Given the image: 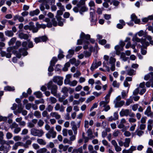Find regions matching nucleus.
Instances as JSON below:
<instances>
[{
  "instance_id": "1",
  "label": "nucleus",
  "mask_w": 153,
  "mask_h": 153,
  "mask_svg": "<svg viewBox=\"0 0 153 153\" xmlns=\"http://www.w3.org/2000/svg\"><path fill=\"white\" fill-rule=\"evenodd\" d=\"M48 16L50 18L52 19L51 21L50 19L48 18H46L45 19V21L47 22V27H51L52 25L56 27L57 25V22L56 21L55 19L53 18L54 15L51 12H49L47 14Z\"/></svg>"
},
{
  "instance_id": "2",
  "label": "nucleus",
  "mask_w": 153,
  "mask_h": 153,
  "mask_svg": "<svg viewBox=\"0 0 153 153\" xmlns=\"http://www.w3.org/2000/svg\"><path fill=\"white\" fill-rule=\"evenodd\" d=\"M147 33L146 32V35L145 36V38L144 39H140L136 36H135L133 37L132 40L134 42L136 41L137 42H140L143 46H144L145 45H147L148 43L146 42V38L149 41L151 40L152 39V38L151 36L147 35Z\"/></svg>"
},
{
  "instance_id": "3",
  "label": "nucleus",
  "mask_w": 153,
  "mask_h": 153,
  "mask_svg": "<svg viewBox=\"0 0 153 153\" xmlns=\"http://www.w3.org/2000/svg\"><path fill=\"white\" fill-rule=\"evenodd\" d=\"M47 88L48 90H51V93L54 96H56L57 86L54 85L52 81L49 82L47 84Z\"/></svg>"
},
{
  "instance_id": "4",
  "label": "nucleus",
  "mask_w": 153,
  "mask_h": 153,
  "mask_svg": "<svg viewBox=\"0 0 153 153\" xmlns=\"http://www.w3.org/2000/svg\"><path fill=\"white\" fill-rule=\"evenodd\" d=\"M30 133L33 136L40 137L43 136L44 132L41 129H39L32 128L30 130Z\"/></svg>"
},
{
  "instance_id": "5",
  "label": "nucleus",
  "mask_w": 153,
  "mask_h": 153,
  "mask_svg": "<svg viewBox=\"0 0 153 153\" xmlns=\"http://www.w3.org/2000/svg\"><path fill=\"white\" fill-rule=\"evenodd\" d=\"M38 2L41 3L39 8L41 11H44L45 8L47 10L50 9V6L48 4L47 0H39Z\"/></svg>"
},
{
  "instance_id": "6",
  "label": "nucleus",
  "mask_w": 153,
  "mask_h": 153,
  "mask_svg": "<svg viewBox=\"0 0 153 153\" xmlns=\"http://www.w3.org/2000/svg\"><path fill=\"white\" fill-rule=\"evenodd\" d=\"M95 14L94 12H90V17L89 19L90 22V25L91 26L97 25V19L95 17Z\"/></svg>"
},
{
  "instance_id": "7",
  "label": "nucleus",
  "mask_w": 153,
  "mask_h": 153,
  "mask_svg": "<svg viewBox=\"0 0 153 153\" xmlns=\"http://www.w3.org/2000/svg\"><path fill=\"white\" fill-rule=\"evenodd\" d=\"M49 39L48 37L45 35L36 37L34 39V41L36 44L42 42H46Z\"/></svg>"
},
{
  "instance_id": "8",
  "label": "nucleus",
  "mask_w": 153,
  "mask_h": 153,
  "mask_svg": "<svg viewBox=\"0 0 153 153\" xmlns=\"http://www.w3.org/2000/svg\"><path fill=\"white\" fill-rule=\"evenodd\" d=\"M116 61V59L115 58L112 57H111L109 59V60L108 62L107 65H108L109 64L111 65V67L110 68V69L112 71H114L115 69V63Z\"/></svg>"
},
{
  "instance_id": "9",
  "label": "nucleus",
  "mask_w": 153,
  "mask_h": 153,
  "mask_svg": "<svg viewBox=\"0 0 153 153\" xmlns=\"http://www.w3.org/2000/svg\"><path fill=\"white\" fill-rule=\"evenodd\" d=\"M80 38L82 40H83L85 43L88 45V44L89 42L88 40L90 38V35L85 34L83 32H82L80 35Z\"/></svg>"
},
{
  "instance_id": "10",
  "label": "nucleus",
  "mask_w": 153,
  "mask_h": 153,
  "mask_svg": "<svg viewBox=\"0 0 153 153\" xmlns=\"http://www.w3.org/2000/svg\"><path fill=\"white\" fill-rule=\"evenodd\" d=\"M63 78L59 76H54L53 79V81L55 83H57L59 85H61L63 84Z\"/></svg>"
},
{
  "instance_id": "11",
  "label": "nucleus",
  "mask_w": 153,
  "mask_h": 153,
  "mask_svg": "<svg viewBox=\"0 0 153 153\" xmlns=\"http://www.w3.org/2000/svg\"><path fill=\"white\" fill-rule=\"evenodd\" d=\"M10 146L9 145H2L0 146V151H3V153H7L10 148Z\"/></svg>"
},
{
  "instance_id": "12",
  "label": "nucleus",
  "mask_w": 153,
  "mask_h": 153,
  "mask_svg": "<svg viewBox=\"0 0 153 153\" xmlns=\"http://www.w3.org/2000/svg\"><path fill=\"white\" fill-rule=\"evenodd\" d=\"M144 114L148 117H153V112H152L151 111V108L150 106L147 107L144 112Z\"/></svg>"
},
{
  "instance_id": "13",
  "label": "nucleus",
  "mask_w": 153,
  "mask_h": 153,
  "mask_svg": "<svg viewBox=\"0 0 153 153\" xmlns=\"http://www.w3.org/2000/svg\"><path fill=\"white\" fill-rule=\"evenodd\" d=\"M65 108V107L63 105H60L59 103H56L54 107V109L56 111H59L61 112L64 111Z\"/></svg>"
},
{
  "instance_id": "14",
  "label": "nucleus",
  "mask_w": 153,
  "mask_h": 153,
  "mask_svg": "<svg viewBox=\"0 0 153 153\" xmlns=\"http://www.w3.org/2000/svg\"><path fill=\"white\" fill-rule=\"evenodd\" d=\"M130 112V110L128 109H122L120 111V114L121 117L127 116H129Z\"/></svg>"
},
{
  "instance_id": "15",
  "label": "nucleus",
  "mask_w": 153,
  "mask_h": 153,
  "mask_svg": "<svg viewBox=\"0 0 153 153\" xmlns=\"http://www.w3.org/2000/svg\"><path fill=\"white\" fill-rule=\"evenodd\" d=\"M29 27V30H32L33 33H35L37 32V30L36 27H35L34 25V23L33 22H30L28 25Z\"/></svg>"
},
{
  "instance_id": "16",
  "label": "nucleus",
  "mask_w": 153,
  "mask_h": 153,
  "mask_svg": "<svg viewBox=\"0 0 153 153\" xmlns=\"http://www.w3.org/2000/svg\"><path fill=\"white\" fill-rule=\"evenodd\" d=\"M126 74L128 76H133L136 74V71L134 69L130 68L126 71Z\"/></svg>"
},
{
  "instance_id": "17",
  "label": "nucleus",
  "mask_w": 153,
  "mask_h": 153,
  "mask_svg": "<svg viewBox=\"0 0 153 153\" xmlns=\"http://www.w3.org/2000/svg\"><path fill=\"white\" fill-rule=\"evenodd\" d=\"M58 100L60 102L62 103L63 105H65L68 103V99H65V97L64 96L59 97Z\"/></svg>"
},
{
  "instance_id": "18",
  "label": "nucleus",
  "mask_w": 153,
  "mask_h": 153,
  "mask_svg": "<svg viewBox=\"0 0 153 153\" xmlns=\"http://www.w3.org/2000/svg\"><path fill=\"white\" fill-rule=\"evenodd\" d=\"M0 54L1 57L5 56L6 58H11V53H10L6 52L5 51H0Z\"/></svg>"
},
{
  "instance_id": "19",
  "label": "nucleus",
  "mask_w": 153,
  "mask_h": 153,
  "mask_svg": "<svg viewBox=\"0 0 153 153\" xmlns=\"http://www.w3.org/2000/svg\"><path fill=\"white\" fill-rule=\"evenodd\" d=\"M18 112L19 113H22V114L24 116L26 115L27 114V111L26 110H23V108L22 106V104H19L18 105Z\"/></svg>"
},
{
  "instance_id": "20",
  "label": "nucleus",
  "mask_w": 153,
  "mask_h": 153,
  "mask_svg": "<svg viewBox=\"0 0 153 153\" xmlns=\"http://www.w3.org/2000/svg\"><path fill=\"white\" fill-rule=\"evenodd\" d=\"M131 20L134 21L136 24H139L140 22V19H137V17L134 14H132L131 16Z\"/></svg>"
},
{
  "instance_id": "21",
  "label": "nucleus",
  "mask_w": 153,
  "mask_h": 153,
  "mask_svg": "<svg viewBox=\"0 0 153 153\" xmlns=\"http://www.w3.org/2000/svg\"><path fill=\"white\" fill-rule=\"evenodd\" d=\"M114 102L116 107H121L125 103V102L123 101H118L116 100H114Z\"/></svg>"
},
{
  "instance_id": "22",
  "label": "nucleus",
  "mask_w": 153,
  "mask_h": 153,
  "mask_svg": "<svg viewBox=\"0 0 153 153\" xmlns=\"http://www.w3.org/2000/svg\"><path fill=\"white\" fill-rule=\"evenodd\" d=\"M119 23L117 25V27L118 29H122L125 25V22L123 20L121 19L119 20Z\"/></svg>"
},
{
  "instance_id": "23",
  "label": "nucleus",
  "mask_w": 153,
  "mask_h": 153,
  "mask_svg": "<svg viewBox=\"0 0 153 153\" xmlns=\"http://www.w3.org/2000/svg\"><path fill=\"white\" fill-rule=\"evenodd\" d=\"M19 38L21 39H27L29 37L28 35L27 34L21 32L19 34Z\"/></svg>"
},
{
  "instance_id": "24",
  "label": "nucleus",
  "mask_w": 153,
  "mask_h": 153,
  "mask_svg": "<svg viewBox=\"0 0 153 153\" xmlns=\"http://www.w3.org/2000/svg\"><path fill=\"white\" fill-rule=\"evenodd\" d=\"M50 115L52 117H55L56 119H59L61 118L60 115L56 112H52Z\"/></svg>"
},
{
  "instance_id": "25",
  "label": "nucleus",
  "mask_w": 153,
  "mask_h": 153,
  "mask_svg": "<svg viewBox=\"0 0 153 153\" xmlns=\"http://www.w3.org/2000/svg\"><path fill=\"white\" fill-rule=\"evenodd\" d=\"M126 121L124 118H122L120 120V124L118 125V127L119 128H122L125 127L124 124L126 123Z\"/></svg>"
},
{
  "instance_id": "26",
  "label": "nucleus",
  "mask_w": 153,
  "mask_h": 153,
  "mask_svg": "<svg viewBox=\"0 0 153 153\" xmlns=\"http://www.w3.org/2000/svg\"><path fill=\"white\" fill-rule=\"evenodd\" d=\"M48 132L51 135L52 138H54L56 137V133L54 131V127H51V129L49 130V131H48Z\"/></svg>"
},
{
  "instance_id": "27",
  "label": "nucleus",
  "mask_w": 153,
  "mask_h": 153,
  "mask_svg": "<svg viewBox=\"0 0 153 153\" xmlns=\"http://www.w3.org/2000/svg\"><path fill=\"white\" fill-rule=\"evenodd\" d=\"M13 20L14 21H16L18 19L19 22H22L24 21V18L22 16H20L19 15H16L13 17Z\"/></svg>"
},
{
  "instance_id": "28",
  "label": "nucleus",
  "mask_w": 153,
  "mask_h": 153,
  "mask_svg": "<svg viewBox=\"0 0 153 153\" xmlns=\"http://www.w3.org/2000/svg\"><path fill=\"white\" fill-rule=\"evenodd\" d=\"M40 11L38 9H36L35 10L30 12L29 14L31 16H32L35 15H38Z\"/></svg>"
},
{
  "instance_id": "29",
  "label": "nucleus",
  "mask_w": 153,
  "mask_h": 153,
  "mask_svg": "<svg viewBox=\"0 0 153 153\" xmlns=\"http://www.w3.org/2000/svg\"><path fill=\"white\" fill-rule=\"evenodd\" d=\"M21 143L22 142H18L15 143L13 146L12 149L14 150H16L19 146H21Z\"/></svg>"
},
{
  "instance_id": "30",
  "label": "nucleus",
  "mask_w": 153,
  "mask_h": 153,
  "mask_svg": "<svg viewBox=\"0 0 153 153\" xmlns=\"http://www.w3.org/2000/svg\"><path fill=\"white\" fill-rule=\"evenodd\" d=\"M68 145L64 146L62 144H60L59 145V148L60 149L65 152L68 149Z\"/></svg>"
},
{
  "instance_id": "31",
  "label": "nucleus",
  "mask_w": 153,
  "mask_h": 153,
  "mask_svg": "<svg viewBox=\"0 0 153 153\" xmlns=\"http://www.w3.org/2000/svg\"><path fill=\"white\" fill-rule=\"evenodd\" d=\"M130 142V139L129 138H126L125 139V141L124 143V146L126 147H128L129 146Z\"/></svg>"
},
{
  "instance_id": "32",
  "label": "nucleus",
  "mask_w": 153,
  "mask_h": 153,
  "mask_svg": "<svg viewBox=\"0 0 153 153\" xmlns=\"http://www.w3.org/2000/svg\"><path fill=\"white\" fill-rule=\"evenodd\" d=\"M37 142L41 145H45L46 144L45 141L42 139H38L37 140Z\"/></svg>"
},
{
  "instance_id": "33",
  "label": "nucleus",
  "mask_w": 153,
  "mask_h": 153,
  "mask_svg": "<svg viewBox=\"0 0 153 153\" xmlns=\"http://www.w3.org/2000/svg\"><path fill=\"white\" fill-rule=\"evenodd\" d=\"M120 58L124 61H127L129 58V57L126 56V54L123 52H122L120 53Z\"/></svg>"
},
{
  "instance_id": "34",
  "label": "nucleus",
  "mask_w": 153,
  "mask_h": 153,
  "mask_svg": "<svg viewBox=\"0 0 153 153\" xmlns=\"http://www.w3.org/2000/svg\"><path fill=\"white\" fill-rule=\"evenodd\" d=\"M85 4V2L83 0H80L79 2H78L77 4V6L79 8L80 7L84 5Z\"/></svg>"
},
{
  "instance_id": "35",
  "label": "nucleus",
  "mask_w": 153,
  "mask_h": 153,
  "mask_svg": "<svg viewBox=\"0 0 153 153\" xmlns=\"http://www.w3.org/2000/svg\"><path fill=\"white\" fill-rule=\"evenodd\" d=\"M4 33L5 35L8 37H12L14 35L13 33L11 30H7Z\"/></svg>"
},
{
  "instance_id": "36",
  "label": "nucleus",
  "mask_w": 153,
  "mask_h": 153,
  "mask_svg": "<svg viewBox=\"0 0 153 153\" xmlns=\"http://www.w3.org/2000/svg\"><path fill=\"white\" fill-rule=\"evenodd\" d=\"M80 9L79 10V12L81 14H82V12L87 11L88 10V8L84 5L80 7Z\"/></svg>"
},
{
  "instance_id": "37",
  "label": "nucleus",
  "mask_w": 153,
  "mask_h": 153,
  "mask_svg": "<svg viewBox=\"0 0 153 153\" xmlns=\"http://www.w3.org/2000/svg\"><path fill=\"white\" fill-rule=\"evenodd\" d=\"M88 149L90 153H93L97 152L96 151L94 150L93 147V146L91 145H88Z\"/></svg>"
},
{
  "instance_id": "38",
  "label": "nucleus",
  "mask_w": 153,
  "mask_h": 153,
  "mask_svg": "<svg viewBox=\"0 0 153 153\" xmlns=\"http://www.w3.org/2000/svg\"><path fill=\"white\" fill-rule=\"evenodd\" d=\"M34 115L37 118H40L41 116V112L38 111H36L34 112Z\"/></svg>"
},
{
  "instance_id": "39",
  "label": "nucleus",
  "mask_w": 153,
  "mask_h": 153,
  "mask_svg": "<svg viewBox=\"0 0 153 153\" xmlns=\"http://www.w3.org/2000/svg\"><path fill=\"white\" fill-rule=\"evenodd\" d=\"M34 94L35 95L36 97L38 98H41L42 97V94L39 91L34 92Z\"/></svg>"
},
{
  "instance_id": "40",
  "label": "nucleus",
  "mask_w": 153,
  "mask_h": 153,
  "mask_svg": "<svg viewBox=\"0 0 153 153\" xmlns=\"http://www.w3.org/2000/svg\"><path fill=\"white\" fill-rule=\"evenodd\" d=\"M4 90L6 91H12L15 90V88L14 87L7 86L4 87Z\"/></svg>"
},
{
  "instance_id": "41",
  "label": "nucleus",
  "mask_w": 153,
  "mask_h": 153,
  "mask_svg": "<svg viewBox=\"0 0 153 153\" xmlns=\"http://www.w3.org/2000/svg\"><path fill=\"white\" fill-rule=\"evenodd\" d=\"M47 149L45 148L40 149L36 151L37 153H45L47 152Z\"/></svg>"
},
{
  "instance_id": "42",
  "label": "nucleus",
  "mask_w": 153,
  "mask_h": 153,
  "mask_svg": "<svg viewBox=\"0 0 153 153\" xmlns=\"http://www.w3.org/2000/svg\"><path fill=\"white\" fill-rule=\"evenodd\" d=\"M74 51L73 50H69L68 51L69 54L66 56L67 58H70L71 57V55L74 53Z\"/></svg>"
},
{
  "instance_id": "43",
  "label": "nucleus",
  "mask_w": 153,
  "mask_h": 153,
  "mask_svg": "<svg viewBox=\"0 0 153 153\" xmlns=\"http://www.w3.org/2000/svg\"><path fill=\"white\" fill-rule=\"evenodd\" d=\"M111 94V92H109L107 94L105 97V100L104 101L106 103H109L110 100V97Z\"/></svg>"
},
{
  "instance_id": "44",
  "label": "nucleus",
  "mask_w": 153,
  "mask_h": 153,
  "mask_svg": "<svg viewBox=\"0 0 153 153\" xmlns=\"http://www.w3.org/2000/svg\"><path fill=\"white\" fill-rule=\"evenodd\" d=\"M108 103H106V102L103 101H101L100 103V105L102 108H105L106 105H108Z\"/></svg>"
},
{
  "instance_id": "45",
  "label": "nucleus",
  "mask_w": 153,
  "mask_h": 153,
  "mask_svg": "<svg viewBox=\"0 0 153 153\" xmlns=\"http://www.w3.org/2000/svg\"><path fill=\"white\" fill-rule=\"evenodd\" d=\"M56 5L61 10L64 11L65 9L63 5H62L61 2H59L56 3Z\"/></svg>"
},
{
  "instance_id": "46",
  "label": "nucleus",
  "mask_w": 153,
  "mask_h": 153,
  "mask_svg": "<svg viewBox=\"0 0 153 153\" xmlns=\"http://www.w3.org/2000/svg\"><path fill=\"white\" fill-rule=\"evenodd\" d=\"M57 59L56 57H53L51 61L50 64H51V65L53 66H54L56 62L57 61Z\"/></svg>"
},
{
  "instance_id": "47",
  "label": "nucleus",
  "mask_w": 153,
  "mask_h": 153,
  "mask_svg": "<svg viewBox=\"0 0 153 153\" xmlns=\"http://www.w3.org/2000/svg\"><path fill=\"white\" fill-rule=\"evenodd\" d=\"M98 66L97 65V63H93L90 69L92 71H93L96 68H97Z\"/></svg>"
},
{
  "instance_id": "48",
  "label": "nucleus",
  "mask_w": 153,
  "mask_h": 153,
  "mask_svg": "<svg viewBox=\"0 0 153 153\" xmlns=\"http://www.w3.org/2000/svg\"><path fill=\"white\" fill-rule=\"evenodd\" d=\"M63 51L61 49H60L59 53L58 55V57L59 59H60L64 57V56L63 55Z\"/></svg>"
},
{
  "instance_id": "49",
  "label": "nucleus",
  "mask_w": 153,
  "mask_h": 153,
  "mask_svg": "<svg viewBox=\"0 0 153 153\" xmlns=\"http://www.w3.org/2000/svg\"><path fill=\"white\" fill-rule=\"evenodd\" d=\"M136 150V147L135 146H132L128 150V153H132L133 152Z\"/></svg>"
},
{
  "instance_id": "50",
  "label": "nucleus",
  "mask_w": 153,
  "mask_h": 153,
  "mask_svg": "<svg viewBox=\"0 0 153 153\" xmlns=\"http://www.w3.org/2000/svg\"><path fill=\"white\" fill-rule=\"evenodd\" d=\"M72 129L74 131V134L75 135H76L77 134V128L76 125H73Z\"/></svg>"
},
{
  "instance_id": "51",
  "label": "nucleus",
  "mask_w": 153,
  "mask_h": 153,
  "mask_svg": "<svg viewBox=\"0 0 153 153\" xmlns=\"http://www.w3.org/2000/svg\"><path fill=\"white\" fill-rule=\"evenodd\" d=\"M16 40V38H15V37L12 38L8 43L9 45H13L15 42Z\"/></svg>"
},
{
  "instance_id": "52",
  "label": "nucleus",
  "mask_w": 153,
  "mask_h": 153,
  "mask_svg": "<svg viewBox=\"0 0 153 153\" xmlns=\"http://www.w3.org/2000/svg\"><path fill=\"white\" fill-rule=\"evenodd\" d=\"M112 85L114 87L119 88L120 84L119 83L117 82L116 80L114 81L112 83Z\"/></svg>"
},
{
  "instance_id": "53",
  "label": "nucleus",
  "mask_w": 153,
  "mask_h": 153,
  "mask_svg": "<svg viewBox=\"0 0 153 153\" xmlns=\"http://www.w3.org/2000/svg\"><path fill=\"white\" fill-rule=\"evenodd\" d=\"M53 109V106L51 105H48L47 107L46 108V110L48 111V112L51 111Z\"/></svg>"
},
{
  "instance_id": "54",
  "label": "nucleus",
  "mask_w": 153,
  "mask_h": 153,
  "mask_svg": "<svg viewBox=\"0 0 153 153\" xmlns=\"http://www.w3.org/2000/svg\"><path fill=\"white\" fill-rule=\"evenodd\" d=\"M146 32H145V33L143 30H141L139 31L137 33V34L139 36H143V37H145V36L146 35Z\"/></svg>"
},
{
  "instance_id": "55",
  "label": "nucleus",
  "mask_w": 153,
  "mask_h": 153,
  "mask_svg": "<svg viewBox=\"0 0 153 153\" xmlns=\"http://www.w3.org/2000/svg\"><path fill=\"white\" fill-rule=\"evenodd\" d=\"M52 104H54L57 102L56 99L54 97H51L49 98Z\"/></svg>"
},
{
  "instance_id": "56",
  "label": "nucleus",
  "mask_w": 153,
  "mask_h": 153,
  "mask_svg": "<svg viewBox=\"0 0 153 153\" xmlns=\"http://www.w3.org/2000/svg\"><path fill=\"white\" fill-rule=\"evenodd\" d=\"M18 126V125L15 122L13 123L10 125V127L11 129L13 128H15Z\"/></svg>"
},
{
  "instance_id": "57",
  "label": "nucleus",
  "mask_w": 153,
  "mask_h": 153,
  "mask_svg": "<svg viewBox=\"0 0 153 153\" xmlns=\"http://www.w3.org/2000/svg\"><path fill=\"white\" fill-rule=\"evenodd\" d=\"M44 123V122L41 119L39 120L37 122V125L38 126L40 127L42 126Z\"/></svg>"
},
{
  "instance_id": "58",
  "label": "nucleus",
  "mask_w": 153,
  "mask_h": 153,
  "mask_svg": "<svg viewBox=\"0 0 153 153\" xmlns=\"http://www.w3.org/2000/svg\"><path fill=\"white\" fill-rule=\"evenodd\" d=\"M68 89L66 87H65L62 88L61 91L64 94H66L68 93Z\"/></svg>"
},
{
  "instance_id": "59",
  "label": "nucleus",
  "mask_w": 153,
  "mask_h": 153,
  "mask_svg": "<svg viewBox=\"0 0 153 153\" xmlns=\"http://www.w3.org/2000/svg\"><path fill=\"white\" fill-rule=\"evenodd\" d=\"M88 5L90 7H93L94 8H95V4L93 1H90L89 2Z\"/></svg>"
},
{
  "instance_id": "60",
  "label": "nucleus",
  "mask_w": 153,
  "mask_h": 153,
  "mask_svg": "<svg viewBox=\"0 0 153 153\" xmlns=\"http://www.w3.org/2000/svg\"><path fill=\"white\" fill-rule=\"evenodd\" d=\"M63 143L64 144L68 143L70 145H71L72 142H71L67 138H65L63 140Z\"/></svg>"
},
{
  "instance_id": "61",
  "label": "nucleus",
  "mask_w": 153,
  "mask_h": 153,
  "mask_svg": "<svg viewBox=\"0 0 153 153\" xmlns=\"http://www.w3.org/2000/svg\"><path fill=\"white\" fill-rule=\"evenodd\" d=\"M102 143L103 144L106 146L110 147V145L109 144L108 141L105 140H103L102 141Z\"/></svg>"
},
{
  "instance_id": "62",
  "label": "nucleus",
  "mask_w": 153,
  "mask_h": 153,
  "mask_svg": "<svg viewBox=\"0 0 153 153\" xmlns=\"http://www.w3.org/2000/svg\"><path fill=\"white\" fill-rule=\"evenodd\" d=\"M115 50L123 51V48L120 45H117L115 47Z\"/></svg>"
},
{
  "instance_id": "63",
  "label": "nucleus",
  "mask_w": 153,
  "mask_h": 153,
  "mask_svg": "<svg viewBox=\"0 0 153 153\" xmlns=\"http://www.w3.org/2000/svg\"><path fill=\"white\" fill-rule=\"evenodd\" d=\"M120 133V131L119 130H117L114 131L113 132V135L114 137H117L118 136Z\"/></svg>"
},
{
  "instance_id": "64",
  "label": "nucleus",
  "mask_w": 153,
  "mask_h": 153,
  "mask_svg": "<svg viewBox=\"0 0 153 153\" xmlns=\"http://www.w3.org/2000/svg\"><path fill=\"white\" fill-rule=\"evenodd\" d=\"M133 101L132 99H129L127 100L126 102V106H128L130 105L131 103H132Z\"/></svg>"
}]
</instances>
